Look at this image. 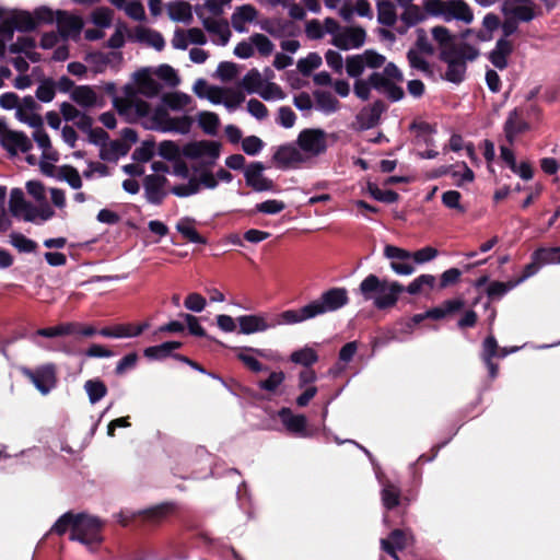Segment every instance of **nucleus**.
I'll return each instance as SVG.
<instances>
[{"mask_svg": "<svg viewBox=\"0 0 560 560\" xmlns=\"http://www.w3.org/2000/svg\"><path fill=\"white\" fill-rule=\"evenodd\" d=\"M349 302L348 291L345 288H331L320 294L316 300L299 310H287L278 314H250L236 318L240 334L252 335L262 332L280 325H294L326 313L338 311Z\"/></svg>", "mask_w": 560, "mask_h": 560, "instance_id": "1", "label": "nucleus"}, {"mask_svg": "<svg viewBox=\"0 0 560 560\" xmlns=\"http://www.w3.org/2000/svg\"><path fill=\"white\" fill-rule=\"evenodd\" d=\"M358 291L364 301H372L377 310L384 311L397 304L399 295L405 292V287L398 281L380 279L376 275L370 273L361 281Z\"/></svg>", "mask_w": 560, "mask_h": 560, "instance_id": "2", "label": "nucleus"}, {"mask_svg": "<svg viewBox=\"0 0 560 560\" xmlns=\"http://www.w3.org/2000/svg\"><path fill=\"white\" fill-rule=\"evenodd\" d=\"M423 9L429 15L440 16L445 22L457 20L469 24L474 20L472 10L464 0H425Z\"/></svg>", "mask_w": 560, "mask_h": 560, "instance_id": "3", "label": "nucleus"}, {"mask_svg": "<svg viewBox=\"0 0 560 560\" xmlns=\"http://www.w3.org/2000/svg\"><path fill=\"white\" fill-rule=\"evenodd\" d=\"M102 528L103 523L100 518L79 513L75 516L70 539L86 546H98L103 541Z\"/></svg>", "mask_w": 560, "mask_h": 560, "instance_id": "4", "label": "nucleus"}, {"mask_svg": "<svg viewBox=\"0 0 560 560\" xmlns=\"http://www.w3.org/2000/svg\"><path fill=\"white\" fill-rule=\"evenodd\" d=\"M20 372L23 376L30 380L43 395L50 393L58 382L57 368L54 363H46L34 370L27 366H21Z\"/></svg>", "mask_w": 560, "mask_h": 560, "instance_id": "5", "label": "nucleus"}, {"mask_svg": "<svg viewBox=\"0 0 560 560\" xmlns=\"http://www.w3.org/2000/svg\"><path fill=\"white\" fill-rule=\"evenodd\" d=\"M176 505L173 502H164L147 510L140 511L132 516V520L126 517L120 520L122 526L131 525V522L138 526H156L160 525L166 517L175 512Z\"/></svg>", "mask_w": 560, "mask_h": 560, "instance_id": "6", "label": "nucleus"}, {"mask_svg": "<svg viewBox=\"0 0 560 560\" xmlns=\"http://www.w3.org/2000/svg\"><path fill=\"white\" fill-rule=\"evenodd\" d=\"M296 143L303 152L318 156L327 151V132L319 128L303 129L296 139Z\"/></svg>", "mask_w": 560, "mask_h": 560, "instance_id": "7", "label": "nucleus"}, {"mask_svg": "<svg viewBox=\"0 0 560 560\" xmlns=\"http://www.w3.org/2000/svg\"><path fill=\"white\" fill-rule=\"evenodd\" d=\"M221 143L218 141L200 140L191 141L184 145L183 154L187 159L196 160L202 156H209L211 160L206 162L207 166H212L220 156Z\"/></svg>", "mask_w": 560, "mask_h": 560, "instance_id": "8", "label": "nucleus"}, {"mask_svg": "<svg viewBox=\"0 0 560 560\" xmlns=\"http://www.w3.org/2000/svg\"><path fill=\"white\" fill-rule=\"evenodd\" d=\"M164 175L150 174L143 178L144 197L151 205L160 206L163 203L167 191L164 187L167 184Z\"/></svg>", "mask_w": 560, "mask_h": 560, "instance_id": "9", "label": "nucleus"}, {"mask_svg": "<svg viewBox=\"0 0 560 560\" xmlns=\"http://www.w3.org/2000/svg\"><path fill=\"white\" fill-rule=\"evenodd\" d=\"M264 171L265 165L261 162H252L244 172L246 185L252 187L255 191L272 190L275 184L271 179L262 175Z\"/></svg>", "mask_w": 560, "mask_h": 560, "instance_id": "10", "label": "nucleus"}, {"mask_svg": "<svg viewBox=\"0 0 560 560\" xmlns=\"http://www.w3.org/2000/svg\"><path fill=\"white\" fill-rule=\"evenodd\" d=\"M0 143L11 155H15L18 151L27 153L33 148L31 140L23 131L9 130L7 128L2 133Z\"/></svg>", "mask_w": 560, "mask_h": 560, "instance_id": "11", "label": "nucleus"}, {"mask_svg": "<svg viewBox=\"0 0 560 560\" xmlns=\"http://www.w3.org/2000/svg\"><path fill=\"white\" fill-rule=\"evenodd\" d=\"M453 51H440V60L447 63L444 79L448 82L458 84L464 81L466 73V62L452 55Z\"/></svg>", "mask_w": 560, "mask_h": 560, "instance_id": "12", "label": "nucleus"}, {"mask_svg": "<svg viewBox=\"0 0 560 560\" xmlns=\"http://www.w3.org/2000/svg\"><path fill=\"white\" fill-rule=\"evenodd\" d=\"M272 160L279 168L285 170L303 163L305 158L295 147L283 144L273 153Z\"/></svg>", "mask_w": 560, "mask_h": 560, "instance_id": "13", "label": "nucleus"}, {"mask_svg": "<svg viewBox=\"0 0 560 560\" xmlns=\"http://www.w3.org/2000/svg\"><path fill=\"white\" fill-rule=\"evenodd\" d=\"M56 21L59 35L67 39L71 34L79 35L83 28V20L80 16L69 14L67 11H56Z\"/></svg>", "mask_w": 560, "mask_h": 560, "instance_id": "14", "label": "nucleus"}, {"mask_svg": "<svg viewBox=\"0 0 560 560\" xmlns=\"http://www.w3.org/2000/svg\"><path fill=\"white\" fill-rule=\"evenodd\" d=\"M279 417L290 433L306 436L307 419L304 415H294L290 408L284 407L279 411Z\"/></svg>", "mask_w": 560, "mask_h": 560, "instance_id": "15", "label": "nucleus"}, {"mask_svg": "<svg viewBox=\"0 0 560 560\" xmlns=\"http://www.w3.org/2000/svg\"><path fill=\"white\" fill-rule=\"evenodd\" d=\"M236 354V359L241 361L249 371L254 373H259L262 371H267L268 366L264 365L260 361H258L255 357L249 355L247 352L255 353L258 357H265V352L262 349L253 348V347H241L233 349Z\"/></svg>", "mask_w": 560, "mask_h": 560, "instance_id": "16", "label": "nucleus"}, {"mask_svg": "<svg viewBox=\"0 0 560 560\" xmlns=\"http://www.w3.org/2000/svg\"><path fill=\"white\" fill-rule=\"evenodd\" d=\"M513 43L506 38H499L495 47L489 54L490 62L499 70H504L509 62L508 58L513 52Z\"/></svg>", "mask_w": 560, "mask_h": 560, "instance_id": "17", "label": "nucleus"}, {"mask_svg": "<svg viewBox=\"0 0 560 560\" xmlns=\"http://www.w3.org/2000/svg\"><path fill=\"white\" fill-rule=\"evenodd\" d=\"M498 353V341L495 337L490 334L486 337V339L482 342V351H481V359L483 363L486 364L489 376L491 378H495L499 373V365L493 362V359L497 357Z\"/></svg>", "mask_w": 560, "mask_h": 560, "instance_id": "18", "label": "nucleus"}, {"mask_svg": "<svg viewBox=\"0 0 560 560\" xmlns=\"http://www.w3.org/2000/svg\"><path fill=\"white\" fill-rule=\"evenodd\" d=\"M464 307L465 301L463 299L445 300L440 306L432 307L424 312V316H427V319L440 320L462 311Z\"/></svg>", "mask_w": 560, "mask_h": 560, "instance_id": "19", "label": "nucleus"}, {"mask_svg": "<svg viewBox=\"0 0 560 560\" xmlns=\"http://www.w3.org/2000/svg\"><path fill=\"white\" fill-rule=\"evenodd\" d=\"M386 108L387 106L382 100H377L371 106L363 108L358 115L361 127L363 129L374 128Z\"/></svg>", "mask_w": 560, "mask_h": 560, "instance_id": "20", "label": "nucleus"}, {"mask_svg": "<svg viewBox=\"0 0 560 560\" xmlns=\"http://www.w3.org/2000/svg\"><path fill=\"white\" fill-rule=\"evenodd\" d=\"M529 129L528 122L522 119L517 108L510 112L504 122V133L508 142L513 144L514 139L517 135L523 133Z\"/></svg>", "mask_w": 560, "mask_h": 560, "instance_id": "21", "label": "nucleus"}, {"mask_svg": "<svg viewBox=\"0 0 560 560\" xmlns=\"http://www.w3.org/2000/svg\"><path fill=\"white\" fill-rule=\"evenodd\" d=\"M135 81L139 93L147 97H155L162 90V85L145 69L135 73Z\"/></svg>", "mask_w": 560, "mask_h": 560, "instance_id": "22", "label": "nucleus"}, {"mask_svg": "<svg viewBox=\"0 0 560 560\" xmlns=\"http://www.w3.org/2000/svg\"><path fill=\"white\" fill-rule=\"evenodd\" d=\"M406 546V534L399 528L392 530L387 538L381 540L382 549L394 559H398L397 550H404Z\"/></svg>", "mask_w": 560, "mask_h": 560, "instance_id": "23", "label": "nucleus"}, {"mask_svg": "<svg viewBox=\"0 0 560 560\" xmlns=\"http://www.w3.org/2000/svg\"><path fill=\"white\" fill-rule=\"evenodd\" d=\"M183 342L180 341H165L158 346H151L144 349L143 354L149 360H164L166 358H173L174 350L180 349Z\"/></svg>", "mask_w": 560, "mask_h": 560, "instance_id": "24", "label": "nucleus"}, {"mask_svg": "<svg viewBox=\"0 0 560 560\" xmlns=\"http://www.w3.org/2000/svg\"><path fill=\"white\" fill-rule=\"evenodd\" d=\"M195 224L196 220L194 218L184 217L177 222L176 230L188 242L206 245L207 238L199 234V232L195 229Z\"/></svg>", "mask_w": 560, "mask_h": 560, "instance_id": "25", "label": "nucleus"}, {"mask_svg": "<svg viewBox=\"0 0 560 560\" xmlns=\"http://www.w3.org/2000/svg\"><path fill=\"white\" fill-rule=\"evenodd\" d=\"M257 16V10L252 4H243L237 7L231 16L232 26L236 32L245 31V23L253 22Z\"/></svg>", "mask_w": 560, "mask_h": 560, "instance_id": "26", "label": "nucleus"}, {"mask_svg": "<svg viewBox=\"0 0 560 560\" xmlns=\"http://www.w3.org/2000/svg\"><path fill=\"white\" fill-rule=\"evenodd\" d=\"M15 30L19 32H33L37 28V21L34 19L33 13L25 10H9Z\"/></svg>", "mask_w": 560, "mask_h": 560, "instance_id": "27", "label": "nucleus"}, {"mask_svg": "<svg viewBox=\"0 0 560 560\" xmlns=\"http://www.w3.org/2000/svg\"><path fill=\"white\" fill-rule=\"evenodd\" d=\"M168 16L175 22L190 23L192 20L190 3L176 0L167 4Z\"/></svg>", "mask_w": 560, "mask_h": 560, "instance_id": "28", "label": "nucleus"}, {"mask_svg": "<svg viewBox=\"0 0 560 560\" xmlns=\"http://www.w3.org/2000/svg\"><path fill=\"white\" fill-rule=\"evenodd\" d=\"M130 150V144L121 140H114L100 150V159L108 162H116L119 156H125Z\"/></svg>", "mask_w": 560, "mask_h": 560, "instance_id": "29", "label": "nucleus"}, {"mask_svg": "<svg viewBox=\"0 0 560 560\" xmlns=\"http://www.w3.org/2000/svg\"><path fill=\"white\" fill-rule=\"evenodd\" d=\"M71 98L82 107H93L97 103V95L90 85L75 86L71 92Z\"/></svg>", "mask_w": 560, "mask_h": 560, "instance_id": "30", "label": "nucleus"}, {"mask_svg": "<svg viewBox=\"0 0 560 560\" xmlns=\"http://www.w3.org/2000/svg\"><path fill=\"white\" fill-rule=\"evenodd\" d=\"M313 95L317 109L325 114H331L338 110L339 101L329 91L316 90Z\"/></svg>", "mask_w": 560, "mask_h": 560, "instance_id": "31", "label": "nucleus"}, {"mask_svg": "<svg viewBox=\"0 0 560 560\" xmlns=\"http://www.w3.org/2000/svg\"><path fill=\"white\" fill-rule=\"evenodd\" d=\"M377 21L380 24L392 27L396 24L397 13L394 3L389 0L377 2Z\"/></svg>", "mask_w": 560, "mask_h": 560, "instance_id": "32", "label": "nucleus"}, {"mask_svg": "<svg viewBox=\"0 0 560 560\" xmlns=\"http://www.w3.org/2000/svg\"><path fill=\"white\" fill-rule=\"evenodd\" d=\"M136 38L139 42H144L148 45L154 47L156 50H162L165 46V40L161 33L138 26L136 28Z\"/></svg>", "mask_w": 560, "mask_h": 560, "instance_id": "33", "label": "nucleus"}, {"mask_svg": "<svg viewBox=\"0 0 560 560\" xmlns=\"http://www.w3.org/2000/svg\"><path fill=\"white\" fill-rule=\"evenodd\" d=\"M84 389L91 404L98 402L108 393L106 384L100 378L88 380L84 383Z\"/></svg>", "mask_w": 560, "mask_h": 560, "instance_id": "34", "label": "nucleus"}, {"mask_svg": "<svg viewBox=\"0 0 560 560\" xmlns=\"http://www.w3.org/2000/svg\"><path fill=\"white\" fill-rule=\"evenodd\" d=\"M530 258L539 260L541 266L550 264H560V246L539 247L532 253Z\"/></svg>", "mask_w": 560, "mask_h": 560, "instance_id": "35", "label": "nucleus"}, {"mask_svg": "<svg viewBox=\"0 0 560 560\" xmlns=\"http://www.w3.org/2000/svg\"><path fill=\"white\" fill-rule=\"evenodd\" d=\"M382 502L387 510L397 508L400 503V489L392 482H386L382 489Z\"/></svg>", "mask_w": 560, "mask_h": 560, "instance_id": "36", "label": "nucleus"}, {"mask_svg": "<svg viewBox=\"0 0 560 560\" xmlns=\"http://www.w3.org/2000/svg\"><path fill=\"white\" fill-rule=\"evenodd\" d=\"M290 360L295 364H301L305 368H311L318 361L317 352L310 347H304L291 353Z\"/></svg>", "mask_w": 560, "mask_h": 560, "instance_id": "37", "label": "nucleus"}, {"mask_svg": "<svg viewBox=\"0 0 560 560\" xmlns=\"http://www.w3.org/2000/svg\"><path fill=\"white\" fill-rule=\"evenodd\" d=\"M198 122L202 131L215 136L220 125L219 116L213 112H201L198 115Z\"/></svg>", "mask_w": 560, "mask_h": 560, "instance_id": "38", "label": "nucleus"}, {"mask_svg": "<svg viewBox=\"0 0 560 560\" xmlns=\"http://www.w3.org/2000/svg\"><path fill=\"white\" fill-rule=\"evenodd\" d=\"M162 102L172 110H179L189 105L191 97L183 92L165 93Z\"/></svg>", "mask_w": 560, "mask_h": 560, "instance_id": "39", "label": "nucleus"}, {"mask_svg": "<svg viewBox=\"0 0 560 560\" xmlns=\"http://www.w3.org/2000/svg\"><path fill=\"white\" fill-rule=\"evenodd\" d=\"M57 178L67 182L71 188L79 189L82 187L81 176L72 165H62L58 170Z\"/></svg>", "mask_w": 560, "mask_h": 560, "instance_id": "40", "label": "nucleus"}, {"mask_svg": "<svg viewBox=\"0 0 560 560\" xmlns=\"http://www.w3.org/2000/svg\"><path fill=\"white\" fill-rule=\"evenodd\" d=\"M192 118L185 115L182 117H172L168 119V124L161 127L163 131H176L182 135H186L190 131L192 126Z\"/></svg>", "mask_w": 560, "mask_h": 560, "instance_id": "41", "label": "nucleus"}, {"mask_svg": "<svg viewBox=\"0 0 560 560\" xmlns=\"http://www.w3.org/2000/svg\"><path fill=\"white\" fill-rule=\"evenodd\" d=\"M432 36L439 44L441 51H445L454 46L455 37L451 34L450 30L445 26H434L432 28Z\"/></svg>", "mask_w": 560, "mask_h": 560, "instance_id": "42", "label": "nucleus"}, {"mask_svg": "<svg viewBox=\"0 0 560 560\" xmlns=\"http://www.w3.org/2000/svg\"><path fill=\"white\" fill-rule=\"evenodd\" d=\"M427 12H422L420 7L417 4H412L410 7L405 8L404 12L400 15V20L402 23L407 24V26H416L417 24L423 22L427 19Z\"/></svg>", "mask_w": 560, "mask_h": 560, "instance_id": "43", "label": "nucleus"}, {"mask_svg": "<svg viewBox=\"0 0 560 560\" xmlns=\"http://www.w3.org/2000/svg\"><path fill=\"white\" fill-rule=\"evenodd\" d=\"M452 52L453 56H455L457 59L463 60L464 62L474 61L479 56V50L471 46L468 43H460L459 45L454 44L453 47L447 49L446 51H454Z\"/></svg>", "mask_w": 560, "mask_h": 560, "instance_id": "44", "label": "nucleus"}, {"mask_svg": "<svg viewBox=\"0 0 560 560\" xmlns=\"http://www.w3.org/2000/svg\"><path fill=\"white\" fill-rule=\"evenodd\" d=\"M516 285H518V281L514 279L508 282L493 281L487 288V295L490 300L500 299Z\"/></svg>", "mask_w": 560, "mask_h": 560, "instance_id": "45", "label": "nucleus"}, {"mask_svg": "<svg viewBox=\"0 0 560 560\" xmlns=\"http://www.w3.org/2000/svg\"><path fill=\"white\" fill-rule=\"evenodd\" d=\"M241 85L249 93H259L262 86V78L260 72L253 68L242 79Z\"/></svg>", "mask_w": 560, "mask_h": 560, "instance_id": "46", "label": "nucleus"}, {"mask_svg": "<svg viewBox=\"0 0 560 560\" xmlns=\"http://www.w3.org/2000/svg\"><path fill=\"white\" fill-rule=\"evenodd\" d=\"M154 139L144 140L141 145L132 152V160L141 163L149 162L154 155Z\"/></svg>", "mask_w": 560, "mask_h": 560, "instance_id": "47", "label": "nucleus"}, {"mask_svg": "<svg viewBox=\"0 0 560 560\" xmlns=\"http://www.w3.org/2000/svg\"><path fill=\"white\" fill-rule=\"evenodd\" d=\"M322 65V57L317 52H310L305 58L298 61V70L304 75L308 77L313 70Z\"/></svg>", "mask_w": 560, "mask_h": 560, "instance_id": "48", "label": "nucleus"}, {"mask_svg": "<svg viewBox=\"0 0 560 560\" xmlns=\"http://www.w3.org/2000/svg\"><path fill=\"white\" fill-rule=\"evenodd\" d=\"M28 203L30 202H27L24 198L22 189L13 188L11 190L9 206L13 217H19L22 213V210L25 207H28Z\"/></svg>", "mask_w": 560, "mask_h": 560, "instance_id": "49", "label": "nucleus"}, {"mask_svg": "<svg viewBox=\"0 0 560 560\" xmlns=\"http://www.w3.org/2000/svg\"><path fill=\"white\" fill-rule=\"evenodd\" d=\"M284 380L285 374L282 371L271 372L268 378L258 382V387L262 390L275 393Z\"/></svg>", "mask_w": 560, "mask_h": 560, "instance_id": "50", "label": "nucleus"}, {"mask_svg": "<svg viewBox=\"0 0 560 560\" xmlns=\"http://www.w3.org/2000/svg\"><path fill=\"white\" fill-rule=\"evenodd\" d=\"M506 12L508 16H512L517 22H530L536 16L534 8L529 4L514 5V8L508 10Z\"/></svg>", "mask_w": 560, "mask_h": 560, "instance_id": "51", "label": "nucleus"}, {"mask_svg": "<svg viewBox=\"0 0 560 560\" xmlns=\"http://www.w3.org/2000/svg\"><path fill=\"white\" fill-rule=\"evenodd\" d=\"M435 283V277L432 275H420L416 279H413L408 287H405V291L409 294H419L424 285L429 288H433Z\"/></svg>", "mask_w": 560, "mask_h": 560, "instance_id": "52", "label": "nucleus"}, {"mask_svg": "<svg viewBox=\"0 0 560 560\" xmlns=\"http://www.w3.org/2000/svg\"><path fill=\"white\" fill-rule=\"evenodd\" d=\"M462 194L457 190H447L442 194V203L448 208L457 210L459 213H465L466 208L460 205Z\"/></svg>", "mask_w": 560, "mask_h": 560, "instance_id": "53", "label": "nucleus"}, {"mask_svg": "<svg viewBox=\"0 0 560 560\" xmlns=\"http://www.w3.org/2000/svg\"><path fill=\"white\" fill-rule=\"evenodd\" d=\"M36 97L44 103H49L56 95V83L52 79L44 80L36 90Z\"/></svg>", "mask_w": 560, "mask_h": 560, "instance_id": "54", "label": "nucleus"}, {"mask_svg": "<svg viewBox=\"0 0 560 560\" xmlns=\"http://www.w3.org/2000/svg\"><path fill=\"white\" fill-rule=\"evenodd\" d=\"M10 237L11 244L22 253H32L37 249V243L21 233H12Z\"/></svg>", "mask_w": 560, "mask_h": 560, "instance_id": "55", "label": "nucleus"}, {"mask_svg": "<svg viewBox=\"0 0 560 560\" xmlns=\"http://www.w3.org/2000/svg\"><path fill=\"white\" fill-rule=\"evenodd\" d=\"M420 51H417L415 48H410L407 52V60L409 62V66L412 69L420 70L424 73H432V70L430 68V63L420 56Z\"/></svg>", "mask_w": 560, "mask_h": 560, "instance_id": "56", "label": "nucleus"}, {"mask_svg": "<svg viewBox=\"0 0 560 560\" xmlns=\"http://www.w3.org/2000/svg\"><path fill=\"white\" fill-rule=\"evenodd\" d=\"M75 516H77V514H73L72 512L65 513L57 520V522L54 524L51 530L55 532L59 536H62L63 534H66V532L69 528L72 532L73 524L75 523Z\"/></svg>", "mask_w": 560, "mask_h": 560, "instance_id": "57", "label": "nucleus"}, {"mask_svg": "<svg viewBox=\"0 0 560 560\" xmlns=\"http://www.w3.org/2000/svg\"><path fill=\"white\" fill-rule=\"evenodd\" d=\"M179 154V147L172 140H164L159 144V155L167 161H177Z\"/></svg>", "mask_w": 560, "mask_h": 560, "instance_id": "58", "label": "nucleus"}, {"mask_svg": "<svg viewBox=\"0 0 560 560\" xmlns=\"http://www.w3.org/2000/svg\"><path fill=\"white\" fill-rule=\"evenodd\" d=\"M364 67V58L361 55L349 56L346 59V71L351 78L360 77Z\"/></svg>", "mask_w": 560, "mask_h": 560, "instance_id": "59", "label": "nucleus"}, {"mask_svg": "<svg viewBox=\"0 0 560 560\" xmlns=\"http://www.w3.org/2000/svg\"><path fill=\"white\" fill-rule=\"evenodd\" d=\"M156 75L170 86H177L180 82L175 69L170 65H161L156 69Z\"/></svg>", "mask_w": 560, "mask_h": 560, "instance_id": "60", "label": "nucleus"}, {"mask_svg": "<svg viewBox=\"0 0 560 560\" xmlns=\"http://www.w3.org/2000/svg\"><path fill=\"white\" fill-rule=\"evenodd\" d=\"M250 42L262 56H269L275 48L272 42L266 35L260 33L252 35Z\"/></svg>", "mask_w": 560, "mask_h": 560, "instance_id": "61", "label": "nucleus"}, {"mask_svg": "<svg viewBox=\"0 0 560 560\" xmlns=\"http://www.w3.org/2000/svg\"><path fill=\"white\" fill-rule=\"evenodd\" d=\"M113 11L109 8H97L92 13V22L98 27H109L112 24Z\"/></svg>", "mask_w": 560, "mask_h": 560, "instance_id": "62", "label": "nucleus"}, {"mask_svg": "<svg viewBox=\"0 0 560 560\" xmlns=\"http://www.w3.org/2000/svg\"><path fill=\"white\" fill-rule=\"evenodd\" d=\"M139 357L137 352H131L121 358L115 368L116 375H122L127 371L133 370L137 366Z\"/></svg>", "mask_w": 560, "mask_h": 560, "instance_id": "63", "label": "nucleus"}, {"mask_svg": "<svg viewBox=\"0 0 560 560\" xmlns=\"http://www.w3.org/2000/svg\"><path fill=\"white\" fill-rule=\"evenodd\" d=\"M264 148V141L257 136H248L242 140V149L247 155H256Z\"/></svg>", "mask_w": 560, "mask_h": 560, "instance_id": "64", "label": "nucleus"}]
</instances>
